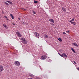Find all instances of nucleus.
Wrapping results in <instances>:
<instances>
[{
    "label": "nucleus",
    "mask_w": 79,
    "mask_h": 79,
    "mask_svg": "<svg viewBox=\"0 0 79 79\" xmlns=\"http://www.w3.org/2000/svg\"><path fill=\"white\" fill-rule=\"evenodd\" d=\"M35 36L36 37H37V38H39V37H40V35L37 32H35L34 33Z\"/></svg>",
    "instance_id": "nucleus-1"
},
{
    "label": "nucleus",
    "mask_w": 79,
    "mask_h": 79,
    "mask_svg": "<svg viewBox=\"0 0 79 79\" xmlns=\"http://www.w3.org/2000/svg\"><path fill=\"white\" fill-rule=\"evenodd\" d=\"M14 64L16 66H19L20 65V63L18 61H15Z\"/></svg>",
    "instance_id": "nucleus-2"
},
{
    "label": "nucleus",
    "mask_w": 79,
    "mask_h": 79,
    "mask_svg": "<svg viewBox=\"0 0 79 79\" xmlns=\"http://www.w3.org/2000/svg\"><path fill=\"white\" fill-rule=\"evenodd\" d=\"M62 57H64H64H65V58H67V55L65 53H63L62 54Z\"/></svg>",
    "instance_id": "nucleus-3"
},
{
    "label": "nucleus",
    "mask_w": 79,
    "mask_h": 79,
    "mask_svg": "<svg viewBox=\"0 0 79 79\" xmlns=\"http://www.w3.org/2000/svg\"><path fill=\"white\" fill-rule=\"evenodd\" d=\"M3 67L2 65H0V71H2L3 70Z\"/></svg>",
    "instance_id": "nucleus-4"
},
{
    "label": "nucleus",
    "mask_w": 79,
    "mask_h": 79,
    "mask_svg": "<svg viewBox=\"0 0 79 79\" xmlns=\"http://www.w3.org/2000/svg\"><path fill=\"white\" fill-rule=\"evenodd\" d=\"M41 58L42 60H45L46 58V56H43L41 57Z\"/></svg>",
    "instance_id": "nucleus-5"
},
{
    "label": "nucleus",
    "mask_w": 79,
    "mask_h": 79,
    "mask_svg": "<svg viewBox=\"0 0 79 79\" xmlns=\"http://www.w3.org/2000/svg\"><path fill=\"white\" fill-rule=\"evenodd\" d=\"M49 21H50V22H52V23H55V21H54V20H53V19H49Z\"/></svg>",
    "instance_id": "nucleus-6"
},
{
    "label": "nucleus",
    "mask_w": 79,
    "mask_h": 79,
    "mask_svg": "<svg viewBox=\"0 0 79 79\" xmlns=\"http://www.w3.org/2000/svg\"><path fill=\"white\" fill-rule=\"evenodd\" d=\"M17 34L18 35V36H19V37H22V35L20 34V33H18V31H17Z\"/></svg>",
    "instance_id": "nucleus-7"
},
{
    "label": "nucleus",
    "mask_w": 79,
    "mask_h": 79,
    "mask_svg": "<svg viewBox=\"0 0 79 79\" xmlns=\"http://www.w3.org/2000/svg\"><path fill=\"white\" fill-rule=\"evenodd\" d=\"M62 10L63 11H64V12H66V8L64 7H62Z\"/></svg>",
    "instance_id": "nucleus-8"
},
{
    "label": "nucleus",
    "mask_w": 79,
    "mask_h": 79,
    "mask_svg": "<svg viewBox=\"0 0 79 79\" xmlns=\"http://www.w3.org/2000/svg\"><path fill=\"white\" fill-rule=\"evenodd\" d=\"M6 2L9 3V4H10V5H13V3L11 2V1H6Z\"/></svg>",
    "instance_id": "nucleus-9"
},
{
    "label": "nucleus",
    "mask_w": 79,
    "mask_h": 79,
    "mask_svg": "<svg viewBox=\"0 0 79 79\" xmlns=\"http://www.w3.org/2000/svg\"><path fill=\"white\" fill-rule=\"evenodd\" d=\"M73 45H74V46H75V47H78V45L77 44L74 43H73Z\"/></svg>",
    "instance_id": "nucleus-10"
},
{
    "label": "nucleus",
    "mask_w": 79,
    "mask_h": 79,
    "mask_svg": "<svg viewBox=\"0 0 79 79\" xmlns=\"http://www.w3.org/2000/svg\"><path fill=\"white\" fill-rule=\"evenodd\" d=\"M71 23L72 24H73V25H76V23L75 22H72Z\"/></svg>",
    "instance_id": "nucleus-11"
},
{
    "label": "nucleus",
    "mask_w": 79,
    "mask_h": 79,
    "mask_svg": "<svg viewBox=\"0 0 79 79\" xmlns=\"http://www.w3.org/2000/svg\"><path fill=\"white\" fill-rule=\"evenodd\" d=\"M23 44H25V45H26V44H27V41L25 40V41H23Z\"/></svg>",
    "instance_id": "nucleus-12"
},
{
    "label": "nucleus",
    "mask_w": 79,
    "mask_h": 79,
    "mask_svg": "<svg viewBox=\"0 0 79 79\" xmlns=\"http://www.w3.org/2000/svg\"><path fill=\"white\" fill-rule=\"evenodd\" d=\"M71 50H72V52H73V53H76V51H74V49L73 48H72L71 49Z\"/></svg>",
    "instance_id": "nucleus-13"
},
{
    "label": "nucleus",
    "mask_w": 79,
    "mask_h": 79,
    "mask_svg": "<svg viewBox=\"0 0 79 79\" xmlns=\"http://www.w3.org/2000/svg\"><path fill=\"white\" fill-rule=\"evenodd\" d=\"M3 26L4 27L6 28V29H7L8 28V27H7V26H6V25L5 24H3Z\"/></svg>",
    "instance_id": "nucleus-14"
},
{
    "label": "nucleus",
    "mask_w": 79,
    "mask_h": 79,
    "mask_svg": "<svg viewBox=\"0 0 79 79\" xmlns=\"http://www.w3.org/2000/svg\"><path fill=\"white\" fill-rule=\"evenodd\" d=\"M44 36L45 38H48V36L47 35H44Z\"/></svg>",
    "instance_id": "nucleus-15"
},
{
    "label": "nucleus",
    "mask_w": 79,
    "mask_h": 79,
    "mask_svg": "<svg viewBox=\"0 0 79 79\" xmlns=\"http://www.w3.org/2000/svg\"><path fill=\"white\" fill-rule=\"evenodd\" d=\"M29 76H30L31 77H34V75H32V74H30L29 75Z\"/></svg>",
    "instance_id": "nucleus-16"
},
{
    "label": "nucleus",
    "mask_w": 79,
    "mask_h": 79,
    "mask_svg": "<svg viewBox=\"0 0 79 79\" xmlns=\"http://www.w3.org/2000/svg\"><path fill=\"white\" fill-rule=\"evenodd\" d=\"M21 40H22L23 41H26V40L25 39L22 38L21 39Z\"/></svg>",
    "instance_id": "nucleus-17"
},
{
    "label": "nucleus",
    "mask_w": 79,
    "mask_h": 79,
    "mask_svg": "<svg viewBox=\"0 0 79 79\" xmlns=\"http://www.w3.org/2000/svg\"><path fill=\"white\" fill-rule=\"evenodd\" d=\"M12 24H13V25H14V26H16V25H17V24H16V23L15 22H12Z\"/></svg>",
    "instance_id": "nucleus-18"
},
{
    "label": "nucleus",
    "mask_w": 79,
    "mask_h": 79,
    "mask_svg": "<svg viewBox=\"0 0 79 79\" xmlns=\"http://www.w3.org/2000/svg\"><path fill=\"white\" fill-rule=\"evenodd\" d=\"M4 3H5V4H6L7 6H9V4H8V3L7 2H5Z\"/></svg>",
    "instance_id": "nucleus-19"
},
{
    "label": "nucleus",
    "mask_w": 79,
    "mask_h": 79,
    "mask_svg": "<svg viewBox=\"0 0 79 79\" xmlns=\"http://www.w3.org/2000/svg\"><path fill=\"white\" fill-rule=\"evenodd\" d=\"M58 40L59 41H60V42H61L62 41V40H61V38H59Z\"/></svg>",
    "instance_id": "nucleus-20"
},
{
    "label": "nucleus",
    "mask_w": 79,
    "mask_h": 79,
    "mask_svg": "<svg viewBox=\"0 0 79 79\" xmlns=\"http://www.w3.org/2000/svg\"><path fill=\"white\" fill-rule=\"evenodd\" d=\"M34 3H38V1H35L34 2Z\"/></svg>",
    "instance_id": "nucleus-21"
},
{
    "label": "nucleus",
    "mask_w": 79,
    "mask_h": 79,
    "mask_svg": "<svg viewBox=\"0 0 79 79\" xmlns=\"http://www.w3.org/2000/svg\"><path fill=\"white\" fill-rule=\"evenodd\" d=\"M59 51L61 53H62V52H63V50H59Z\"/></svg>",
    "instance_id": "nucleus-22"
},
{
    "label": "nucleus",
    "mask_w": 79,
    "mask_h": 79,
    "mask_svg": "<svg viewBox=\"0 0 79 79\" xmlns=\"http://www.w3.org/2000/svg\"><path fill=\"white\" fill-rule=\"evenodd\" d=\"M58 53L59 55H60V56H61V57H62V56H62V55L60 54V53H59V52H58Z\"/></svg>",
    "instance_id": "nucleus-23"
},
{
    "label": "nucleus",
    "mask_w": 79,
    "mask_h": 79,
    "mask_svg": "<svg viewBox=\"0 0 79 79\" xmlns=\"http://www.w3.org/2000/svg\"><path fill=\"white\" fill-rule=\"evenodd\" d=\"M22 10H23V11H26V10L24 8H23Z\"/></svg>",
    "instance_id": "nucleus-24"
},
{
    "label": "nucleus",
    "mask_w": 79,
    "mask_h": 79,
    "mask_svg": "<svg viewBox=\"0 0 79 79\" xmlns=\"http://www.w3.org/2000/svg\"><path fill=\"white\" fill-rule=\"evenodd\" d=\"M4 18H6V19H8V17H7L6 16H4Z\"/></svg>",
    "instance_id": "nucleus-25"
},
{
    "label": "nucleus",
    "mask_w": 79,
    "mask_h": 79,
    "mask_svg": "<svg viewBox=\"0 0 79 79\" xmlns=\"http://www.w3.org/2000/svg\"><path fill=\"white\" fill-rule=\"evenodd\" d=\"M66 32H67V33H68V34H69V31H67Z\"/></svg>",
    "instance_id": "nucleus-26"
},
{
    "label": "nucleus",
    "mask_w": 79,
    "mask_h": 79,
    "mask_svg": "<svg viewBox=\"0 0 79 79\" xmlns=\"http://www.w3.org/2000/svg\"><path fill=\"white\" fill-rule=\"evenodd\" d=\"M73 63H75L74 64H76V62L75 61H73Z\"/></svg>",
    "instance_id": "nucleus-27"
},
{
    "label": "nucleus",
    "mask_w": 79,
    "mask_h": 79,
    "mask_svg": "<svg viewBox=\"0 0 79 79\" xmlns=\"http://www.w3.org/2000/svg\"><path fill=\"white\" fill-rule=\"evenodd\" d=\"M14 18H15L14 16H13L12 17V19H14Z\"/></svg>",
    "instance_id": "nucleus-28"
},
{
    "label": "nucleus",
    "mask_w": 79,
    "mask_h": 79,
    "mask_svg": "<svg viewBox=\"0 0 79 79\" xmlns=\"http://www.w3.org/2000/svg\"><path fill=\"white\" fill-rule=\"evenodd\" d=\"M71 20L72 22L74 21V19H73Z\"/></svg>",
    "instance_id": "nucleus-29"
},
{
    "label": "nucleus",
    "mask_w": 79,
    "mask_h": 79,
    "mask_svg": "<svg viewBox=\"0 0 79 79\" xmlns=\"http://www.w3.org/2000/svg\"><path fill=\"white\" fill-rule=\"evenodd\" d=\"M10 16L12 17L13 16V15L12 14H10Z\"/></svg>",
    "instance_id": "nucleus-30"
},
{
    "label": "nucleus",
    "mask_w": 79,
    "mask_h": 79,
    "mask_svg": "<svg viewBox=\"0 0 79 79\" xmlns=\"http://www.w3.org/2000/svg\"><path fill=\"white\" fill-rule=\"evenodd\" d=\"M36 79H40V78L39 77H36Z\"/></svg>",
    "instance_id": "nucleus-31"
},
{
    "label": "nucleus",
    "mask_w": 79,
    "mask_h": 79,
    "mask_svg": "<svg viewBox=\"0 0 79 79\" xmlns=\"http://www.w3.org/2000/svg\"><path fill=\"white\" fill-rule=\"evenodd\" d=\"M21 23H22V24H24V22H23V21L21 22Z\"/></svg>",
    "instance_id": "nucleus-32"
},
{
    "label": "nucleus",
    "mask_w": 79,
    "mask_h": 79,
    "mask_svg": "<svg viewBox=\"0 0 79 79\" xmlns=\"http://www.w3.org/2000/svg\"><path fill=\"white\" fill-rule=\"evenodd\" d=\"M33 13L34 14V15H35V11H33Z\"/></svg>",
    "instance_id": "nucleus-33"
},
{
    "label": "nucleus",
    "mask_w": 79,
    "mask_h": 79,
    "mask_svg": "<svg viewBox=\"0 0 79 79\" xmlns=\"http://www.w3.org/2000/svg\"><path fill=\"white\" fill-rule=\"evenodd\" d=\"M69 22H71V23H72V22H73V21H72V20H70V21H69Z\"/></svg>",
    "instance_id": "nucleus-34"
},
{
    "label": "nucleus",
    "mask_w": 79,
    "mask_h": 79,
    "mask_svg": "<svg viewBox=\"0 0 79 79\" xmlns=\"http://www.w3.org/2000/svg\"><path fill=\"white\" fill-rule=\"evenodd\" d=\"M63 33L64 34H66V33H65V32H63Z\"/></svg>",
    "instance_id": "nucleus-35"
},
{
    "label": "nucleus",
    "mask_w": 79,
    "mask_h": 79,
    "mask_svg": "<svg viewBox=\"0 0 79 79\" xmlns=\"http://www.w3.org/2000/svg\"><path fill=\"white\" fill-rule=\"evenodd\" d=\"M51 24L52 26H54V24H53V23H51Z\"/></svg>",
    "instance_id": "nucleus-36"
},
{
    "label": "nucleus",
    "mask_w": 79,
    "mask_h": 79,
    "mask_svg": "<svg viewBox=\"0 0 79 79\" xmlns=\"http://www.w3.org/2000/svg\"><path fill=\"white\" fill-rule=\"evenodd\" d=\"M77 69L78 70V71H79V68H77Z\"/></svg>",
    "instance_id": "nucleus-37"
},
{
    "label": "nucleus",
    "mask_w": 79,
    "mask_h": 79,
    "mask_svg": "<svg viewBox=\"0 0 79 79\" xmlns=\"http://www.w3.org/2000/svg\"><path fill=\"white\" fill-rule=\"evenodd\" d=\"M18 19H19V20H21V19H20V18H18Z\"/></svg>",
    "instance_id": "nucleus-38"
},
{
    "label": "nucleus",
    "mask_w": 79,
    "mask_h": 79,
    "mask_svg": "<svg viewBox=\"0 0 79 79\" xmlns=\"http://www.w3.org/2000/svg\"><path fill=\"white\" fill-rule=\"evenodd\" d=\"M9 20V19L8 18H7V19H6V20H7V21H8Z\"/></svg>",
    "instance_id": "nucleus-39"
},
{
    "label": "nucleus",
    "mask_w": 79,
    "mask_h": 79,
    "mask_svg": "<svg viewBox=\"0 0 79 79\" xmlns=\"http://www.w3.org/2000/svg\"><path fill=\"white\" fill-rule=\"evenodd\" d=\"M1 76V73H0V76Z\"/></svg>",
    "instance_id": "nucleus-40"
},
{
    "label": "nucleus",
    "mask_w": 79,
    "mask_h": 79,
    "mask_svg": "<svg viewBox=\"0 0 79 79\" xmlns=\"http://www.w3.org/2000/svg\"><path fill=\"white\" fill-rule=\"evenodd\" d=\"M2 11L3 12V10H2Z\"/></svg>",
    "instance_id": "nucleus-41"
},
{
    "label": "nucleus",
    "mask_w": 79,
    "mask_h": 79,
    "mask_svg": "<svg viewBox=\"0 0 79 79\" xmlns=\"http://www.w3.org/2000/svg\"><path fill=\"white\" fill-rule=\"evenodd\" d=\"M49 60H50V61H51V59H49Z\"/></svg>",
    "instance_id": "nucleus-42"
},
{
    "label": "nucleus",
    "mask_w": 79,
    "mask_h": 79,
    "mask_svg": "<svg viewBox=\"0 0 79 79\" xmlns=\"http://www.w3.org/2000/svg\"><path fill=\"white\" fill-rule=\"evenodd\" d=\"M34 0V1H35V0Z\"/></svg>",
    "instance_id": "nucleus-43"
},
{
    "label": "nucleus",
    "mask_w": 79,
    "mask_h": 79,
    "mask_svg": "<svg viewBox=\"0 0 79 79\" xmlns=\"http://www.w3.org/2000/svg\"><path fill=\"white\" fill-rule=\"evenodd\" d=\"M25 24H26V23H25Z\"/></svg>",
    "instance_id": "nucleus-44"
}]
</instances>
